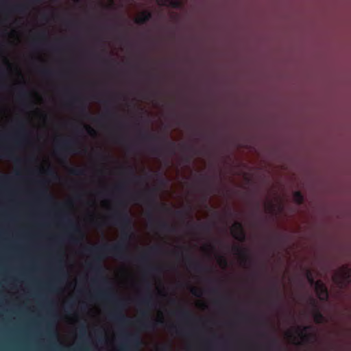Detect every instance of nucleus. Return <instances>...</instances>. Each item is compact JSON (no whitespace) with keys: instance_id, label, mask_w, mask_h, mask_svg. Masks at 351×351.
<instances>
[{"instance_id":"f03ea898","label":"nucleus","mask_w":351,"mask_h":351,"mask_svg":"<svg viewBox=\"0 0 351 351\" xmlns=\"http://www.w3.org/2000/svg\"><path fill=\"white\" fill-rule=\"evenodd\" d=\"M156 189H147L143 193H138L130 195L131 199L141 201L147 204L148 210L147 216L151 225H155L157 229L167 232H174L176 230L175 226L170 225L167 221L158 219L155 220L153 215V210L158 206L156 199Z\"/></svg>"},{"instance_id":"052dcab7","label":"nucleus","mask_w":351,"mask_h":351,"mask_svg":"<svg viewBox=\"0 0 351 351\" xmlns=\"http://www.w3.org/2000/svg\"><path fill=\"white\" fill-rule=\"evenodd\" d=\"M220 339H221V348H222V335H221Z\"/></svg>"},{"instance_id":"774afa93","label":"nucleus","mask_w":351,"mask_h":351,"mask_svg":"<svg viewBox=\"0 0 351 351\" xmlns=\"http://www.w3.org/2000/svg\"><path fill=\"white\" fill-rule=\"evenodd\" d=\"M16 176H21V173H16Z\"/></svg>"},{"instance_id":"a18cd8bd","label":"nucleus","mask_w":351,"mask_h":351,"mask_svg":"<svg viewBox=\"0 0 351 351\" xmlns=\"http://www.w3.org/2000/svg\"><path fill=\"white\" fill-rule=\"evenodd\" d=\"M97 156H98L100 159H101V160H105V159L106 158V157L104 154H102L101 153H99V154H97Z\"/></svg>"},{"instance_id":"0eeeda50","label":"nucleus","mask_w":351,"mask_h":351,"mask_svg":"<svg viewBox=\"0 0 351 351\" xmlns=\"http://www.w3.org/2000/svg\"><path fill=\"white\" fill-rule=\"evenodd\" d=\"M77 142L73 138H64L58 142L55 152L57 155L66 158L68 154L76 152Z\"/></svg>"},{"instance_id":"393cba45","label":"nucleus","mask_w":351,"mask_h":351,"mask_svg":"<svg viewBox=\"0 0 351 351\" xmlns=\"http://www.w3.org/2000/svg\"><path fill=\"white\" fill-rule=\"evenodd\" d=\"M293 197L294 202L299 205L302 204L304 202V196L302 193L299 191H295L293 193Z\"/></svg>"},{"instance_id":"69168bd1","label":"nucleus","mask_w":351,"mask_h":351,"mask_svg":"<svg viewBox=\"0 0 351 351\" xmlns=\"http://www.w3.org/2000/svg\"><path fill=\"white\" fill-rule=\"evenodd\" d=\"M3 178H4L5 180H9V179H10V178H8V177H3Z\"/></svg>"},{"instance_id":"f257e3e1","label":"nucleus","mask_w":351,"mask_h":351,"mask_svg":"<svg viewBox=\"0 0 351 351\" xmlns=\"http://www.w3.org/2000/svg\"><path fill=\"white\" fill-rule=\"evenodd\" d=\"M119 205L122 207V209L115 210L109 217V219L121 228L120 240L113 245L105 243L85 247L87 252L93 255V260L91 263H88V267L95 275L93 279L94 282L99 281L105 284L107 282L103 276L104 267L101 264L106 255L110 254L121 260H128L130 258L128 247L129 242L133 236L132 221L127 211L126 205L123 202H119Z\"/></svg>"},{"instance_id":"3c124183","label":"nucleus","mask_w":351,"mask_h":351,"mask_svg":"<svg viewBox=\"0 0 351 351\" xmlns=\"http://www.w3.org/2000/svg\"><path fill=\"white\" fill-rule=\"evenodd\" d=\"M42 18L45 21H47L48 19L47 15L45 14L43 15Z\"/></svg>"},{"instance_id":"72a5a7b5","label":"nucleus","mask_w":351,"mask_h":351,"mask_svg":"<svg viewBox=\"0 0 351 351\" xmlns=\"http://www.w3.org/2000/svg\"><path fill=\"white\" fill-rule=\"evenodd\" d=\"M115 141L118 143H124L125 138L121 135H115L114 136Z\"/></svg>"},{"instance_id":"f3484780","label":"nucleus","mask_w":351,"mask_h":351,"mask_svg":"<svg viewBox=\"0 0 351 351\" xmlns=\"http://www.w3.org/2000/svg\"><path fill=\"white\" fill-rule=\"evenodd\" d=\"M249 318L248 315L243 311L236 310L234 312L232 320L230 322L232 327H235L237 324L246 322Z\"/></svg>"},{"instance_id":"5701e85b","label":"nucleus","mask_w":351,"mask_h":351,"mask_svg":"<svg viewBox=\"0 0 351 351\" xmlns=\"http://www.w3.org/2000/svg\"><path fill=\"white\" fill-rule=\"evenodd\" d=\"M75 101H77L80 104V113L82 115L85 116L86 118L89 117L88 114L86 112V105L83 102V100L81 98H77L75 99Z\"/></svg>"},{"instance_id":"680f3d73","label":"nucleus","mask_w":351,"mask_h":351,"mask_svg":"<svg viewBox=\"0 0 351 351\" xmlns=\"http://www.w3.org/2000/svg\"><path fill=\"white\" fill-rule=\"evenodd\" d=\"M215 242L216 245H217L218 243H219V240L217 238Z\"/></svg>"},{"instance_id":"8fccbe9b","label":"nucleus","mask_w":351,"mask_h":351,"mask_svg":"<svg viewBox=\"0 0 351 351\" xmlns=\"http://www.w3.org/2000/svg\"><path fill=\"white\" fill-rule=\"evenodd\" d=\"M159 181H160V184H165V179L162 178H160Z\"/></svg>"},{"instance_id":"49530a36","label":"nucleus","mask_w":351,"mask_h":351,"mask_svg":"<svg viewBox=\"0 0 351 351\" xmlns=\"http://www.w3.org/2000/svg\"><path fill=\"white\" fill-rule=\"evenodd\" d=\"M176 213L179 217H182L184 215V213L182 210H178Z\"/></svg>"},{"instance_id":"a19ab883","label":"nucleus","mask_w":351,"mask_h":351,"mask_svg":"<svg viewBox=\"0 0 351 351\" xmlns=\"http://www.w3.org/2000/svg\"><path fill=\"white\" fill-rule=\"evenodd\" d=\"M159 151H160V149L156 147H152V152L154 154H157V155L159 154Z\"/></svg>"},{"instance_id":"09e8293b","label":"nucleus","mask_w":351,"mask_h":351,"mask_svg":"<svg viewBox=\"0 0 351 351\" xmlns=\"http://www.w3.org/2000/svg\"><path fill=\"white\" fill-rule=\"evenodd\" d=\"M176 328V327L175 326H173V325H171L169 327V330H171V331H174Z\"/></svg>"},{"instance_id":"b1692460","label":"nucleus","mask_w":351,"mask_h":351,"mask_svg":"<svg viewBox=\"0 0 351 351\" xmlns=\"http://www.w3.org/2000/svg\"><path fill=\"white\" fill-rule=\"evenodd\" d=\"M115 115H116V114L114 111L107 109L105 114L103 116H101V117H99L98 119H95L93 121L96 123H100L101 121L104 118L111 119V118H113L114 117H115Z\"/></svg>"},{"instance_id":"aec40b11","label":"nucleus","mask_w":351,"mask_h":351,"mask_svg":"<svg viewBox=\"0 0 351 351\" xmlns=\"http://www.w3.org/2000/svg\"><path fill=\"white\" fill-rule=\"evenodd\" d=\"M161 251V247L160 246H154L152 247L147 252L142 254L138 258V261L140 262H145L148 259V255L149 254H156Z\"/></svg>"},{"instance_id":"2eb2a0df","label":"nucleus","mask_w":351,"mask_h":351,"mask_svg":"<svg viewBox=\"0 0 351 351\" xmlns=\"http://www.w3.org/2000/svg\"><path fill=\"white\" fill-rule=\"evenodd\" d=\"M311 304L313 308V319L315 322L318 324L325 323L326 319L322 312L319 311L317 302L314 299L311 298Z\"/></svg>"},{"instance_id":"a211bd4d","label":"nucleus","mask_w":351,"mask_h":351,"mask_svg":"<svg viewBox=\"0 0 351 351\" xmlns=\"http://www.w3.org/2000/svg\"><path fill=\"white\" fill-rule=\"evenodd\" d=\"M173 314L176 315L179 318L188 321V322H193L196 320V318L193 315L191 311L188 308H184L180 310L176 311L173 312Z\"/></svg>"},{"instance_id":"864d4df0","label":"nucleus","mask_w":351,"mask_h":351,"mask_svg":"<svg viewBox=\"0 0 351 351\" xmlns=\"http://www.w3.org/2000/svg\"><path fill=\"white\" fill-rule=\"evenodd\" d=\"M38 43V41L37 40H34L33 42L34 47H36Z\"/></svg>"},{"instance_id":"0e129e2a","label":"nucleus","mask_w":351,"mask_h":351,"mask_svg":"<svg viewBox=\"0 0 351 351\" xmlns=\"http://www.w3.org/2000/svg\"><path fill=\"white\" fill-rule=\"evenodd\" d=\"M40 35L45 36V32H42L41 34H40Z\"/></svg>"},{"instance_id":"a878e982","label":"nucleus","mask_w":351,"mask_h":351,"mask_svg":"<svg viewBox=\"0 0 351 351\" xmlns=\"http://www.w3.org/2000/svg\"><path fill=\"white\" fill-rule=\"evenodd\" d=\"M38 194L40 197L44 198L47 202H52L53 200L52 197L48 193L47 189H40Z\"/></svg>"},{"instance_id":"f8f14e48","label":"nucleus","mask_w":351,"mask_h":351,"mask_svg":"<svg viewBox=\"0 0 351 351\" xmlns=\"http://www.w3.org/2000/svg\"><path fill=\"white\" fill-rule=\"evenodd\" d=\"M125 343L121 346V350H128L129 347L132 349L131 351H140L139 348L141 344V341L139 335L136 334L126 335L124 337Z\"/></svg>"},{"instance_id":"13d9d810","label":"nucleus","mask_w":351,"mask_h":351,"mask_svg":"<svg viewBox=\"0 0 351 351\" xmlns=\"http://www.w3.org/2000/svg\"><path fill=\"white\" fill-rule=\"evenodd\" d=\"M271 344H275V345H276V339H272V341H271Z\"/></svg>"},{"instance_id":"dca6fc26","label":"nucleus","mask_w":351,"mask_h":351,"mask_svg":"<svg viewBox=\"0 0 351 351\" xmlns=\"http://www.w3.org/2000/svg\"><path fill=\"white\" fill-rule=\"evenodd\" d=\"M313 327L311 326H305L302 328H298L297 330V332L298 336L301 338L303 342L308 343L311 341V339L314 337L313 334L308 333V330H312Z\"/></svg>"},{"instance_id":"c03bdc74","label":"nucleus","mask_w":351,"mask_h":351,"mask_svg":"<svg viewBox=\"0 0 351 351\" xmlns=\"http://www.w3.org/2000/svg\"><path fill=\"white\" fill-rule=\"evenodd\" d=\"M5 73H6L5 69H4L3 68H0V76L3 77L5 75Z\"/></svg>"},{"instance_id":"4468645a","label":"nucleus","mask_w":351,"mask_h":351,"mask_svg":"<svg viewBox=\"0 0 351 351\" xmlns=\"http://www.w3.org/2000/svg\"><path fill=\"white\" fill-rule=\"evenodd\" d=\"M318 298L323 302H326L329 298L328 289L325 284L321 280H317L314 286Z\"/></svg>"},{"instance_id":"7c9ffc66","label":"nucleus","mask_w":351,"mask_h":351,"mask_svg":"<svg viewBox=\"0 0 351 351\" xmlns=\"http://www.w3.org/2000/svg\"><path fill=\"white\" fill-rule=\"evenodd\" d=\"M40 73L45 77H50L53 74V71L49 69H43L40 70Z\"/></svg>"},{"instance_id":"4be33fe9","label":"nucleus","mask_w":351,"mask_h":351,"mask_svg":"<svg viewBox=\"0 0 351 351\" xmlns=\"http://www.w3.org/2000/svg\"><path fill=\"white\" fill-rule=\"evenodd\" d=\"M140 304L150 308L153 306V298L151 294L146 295L140 300Z\"/></svg>"},{"instance_id":"9d476101","label":"nucleus","mask_w":351,"mask_h":351,"mask_svg":"<svg viewBox=\"0 0 351 351\" xmlns=\"http://www.w3.org/2000/svg\"><path fill=\"white\" fill-rule=\"evenodd\" d=\"M136 324L141 329L148 330L154 328L156 325H162L164 324L162 319H159L153 322L149 320V314L147 311L141 312V318L136 321Z\"/></svg>"},{"instance_id":"1a4fd4ad","label":"nucleus","mask_w":351,"mask_h":351,"mask_svg":"<svg viewBox=\"0 0 351 351\" xmlns=\"http://www.w3.org/2000/svg\"><path fill=\"white\" fill-rule=\"evenodd\" d=\"M231 252L239 258L242 265L246 266L252 263V258L250 256L249 250L247 247L239 245H234L231 247Z\"/></svg>"},{"instance_id":"79ce46f5","label":"nucleus","mask_w":351,"mask_h":351,"mask_svg":"<svg viewBox=\"0 0 351 351\" xmlns=\"http://www.w3.org/2000/svg\"><path fill=\"white\" fill-rule=\"evenodd\" d=\"M267 210L269 211V212H273L274 210V206L273 204H269L268 206H267Z\"/></svg>"},{"instance_id":"412c9836","label":"nucleus","mask_w":351,"mask_h":351,"mask_svg":"<svg viewBox=\"0 0 351 351\" xmlns=\"http://www.w3.org/2000/svg\"><path fill=\"white\" fill-rule=\"evenodd\" d=\"M121 172L125 175L132 176L135 180H139L140 178L136 176L134 173V169L132 166L129 165L126 167H121Z\"/></svg>"},{"instance_id":"e433bc0d","label":"nucleus","mask_w":351,"mask_h":351,"mask_svg":"<svg viewBox=\"0 0 351 351\" xmlns=\"http://www.w3.org/2000/svg\"><path fill=\"white\" fill-rule=\"evenodd\" d=\"M195 179L198 182H202L204 179V175L202 173L195 174Z\"/></svg>"},{"instance_id":"4d7b16f0","label":"nucleus","mask_w":351,"mask_h":351,"mask_svg":"<svg viewBox=\"0 0 351 351\" xmlns=\"http://www.w3.org/2000/svg\"><path fill=\"white\" fill-rule=\"evenodd\" d=\"M21 141L20 139H18L17 141H16V143L17 145H20V144H21Z\"/></svg>"},{"instance_id":"cd10ccee","label":"nucleus","mask_w":351,"mask_h":351,"mask_svg":"<svg viewBox=\"0 0 351 351\" xmlns=\"http://www.w3.org/2000/svg\"><path fill=\"white\" fill-rule=\"evenodd\" d=\"M271 292L276 295V300L274 301L275 302H278L282 298V295L279 291L278 287H277L276 284H274L271 289Z\"/></svg>"},{"instance_id":"f704fd0d","label":"nucleus","mask_w":351,"mask_h":351,"mask_svg":"<svg viewBox=\"0 0 351 351\" xmlns=\"http://www.w3.org/2000/svg\"><path fill=\"white\" fill-rule=\"evenodd\" d=\"M84 128L86 129L88 134L90 135H94L96 134L95 130L88 125H84Z\"/></svg>"},{"instance_id":"39448f33","label":"nucleus","mask_w":351,"mask_h":351,"mask_svg":"<svg viewBox=\"0 0 351 351\" xmlns=\"http://www.w3.org/2000/svg\"><path fill=\"white\" fill-rule=\"evenodd\" d=\"M222 144V136H221V145ZM223 157L221 154V315L222 314V303L223 299V270L226 264L225 257L223 256Z\"/></svg>"},{"instance_id":"6e6d98bb","label":"nucleus","mask_w":351,"mask_h":351,"mask_svg":"<svg viewBox=\"0 0 351 351\" xmlns=\"http://www.w3.org/2000/svg\"><path fill=\"white\" fill-rule=\"evenodd\" d=\"M47 173L48 174H53V171L51 169H48V170L47 171Z\"/></svg>"},{"instance_id":"c756f323","label":"nucleus","mask_w":351,"mask_h":351,"mask_svg":"<svg viewBox=\"0 0 351 351\" xmlns=\"http://www.w3.org/2000/svg\"><path fill=\"white\" fill-rule=\"evenodd\" d=\"M70 173L74 176H82L85 173V171L79 167H72L70 169Z\"/></svg>"},{"instance_id":"9b49d317","label":"nucleus","mask_w":351,"mask_h":351,"mask_svg":"<svg viewBox=\"0 0 351 351\" xmlns=\"http://www.w3.org/2000/svg\"><path fill=\"white\" fill-rule=\"evenodd\" d=\"M230 232L232 237L237 241L243 243L246 241V233L241 221H235L230 227Z\"/></svg>"},{"instance_id":"338daca9","label":"nucleus","mask_w":351,"mask_h":351,"mask_svg":"<svg viewBox=\"0 0 351 351\" xmlns=\"http://www.w3.org/2000/svg\"><path fill=\"white\" fill-rule=\"evenodd\" d=\"M163 350H164V351H167V348L165 347V348H163Z\"/></svg>"},{"instance_id":"603ef678","label":"nucleus","mask_w":351,"mask_h":351,"mask_svg":"<svg viewBox=\"0 0 351 351\" xmlns=\"http://www.w3.org/2000/svg\"><path fill=\"white\" fill-rule=\"evenodd\" d=\"M171 303L173 304H176L177 303V300L176 299L171 300Z\"/></svg>"},{"instance_id":"2f4dec72","label":"nucleus","mask_w":351,"mask_h":351,"mask_svg":"<svg viewBox=\"0 0 351 351\" xmlns=\"http://www.w3.org/2000/svg\"><path fill=\"white\" fill-rule=\"evenodd\" d=\"M79 334L81 337H84L86 335V326L82 324L79 328Z\"/></svg>"},{"instance_id":"c85d7f7f","label":"nucleus","mask_w":351,"mask_h":351,"mask_svg":"<svg viewBox=\"0 0 351 351\" xmlns=\"http://www.w3.org/2000/svg\"><path fill=\"white\" fill-rule=\"evenodd\" d=\"M306 277L308 282L311 284V285L315 286L316 285L317 280H315L313 273L310 269H307L306 271Z\"/></svg>"},{"instance_id":"423d86ee","label":"nucleus","mask_w":351,"mask_h":351,"mask_svg":"<svg viewBox=\"0 0 351 351\" xmlns=\"http://www.w3.org/2000/svg\"><path fill=\"white\" fill-rule=\"evenodd\" d=\"M173 254L177 258L182 257L189 268L197 272L202 271V265L200 261L195 258L184 247H177V250L173 252Z\"/></svg>"},{"instance_id":"bf43d9fd","label":"nucleus","mask_w":351,"mask_h":351,"mask_svg":"<svg viewBox=\"0 0 351 351\" xmlns=\"http://www.w3.org/2000/svg\"><path fill=\"white\" fill-rule=\"evenodd\" d=\"M58 273H59L60 274H63V272H62V269H60H60L58 270Z\"/></svg>"},{"instance_id":"6ab92c4d","label":"nucleus","mask_w":351,"mask_h":351,"mask_svg":"<svg viewBox=\"0 0 351 351\" xmlns=\"http://www.w3.org/2000/svg\"><path fill=\"white\" fill-rule=\"evenodd\" d=\"M152 18V13L150 11L145 10L135 19V23L138 25H143L150 21Z\"/></svg>"},{"instance_id":"de8ad7c7","label":"nucleus","mask_w":351,"mask_h":351,"mask_svg":"<svg viewBox=\"0 0 351 351\" xmlns=\"http://www.w3.org/2000/svg\"><path fill=\"white\" fill-rule=\"evenodd\" d=\"M117 189L119 191H123L125 189V187L123 184H120L117 186Z\"/></svg>"},{"instance_id":"37998d69","label":"nucleus","mask_w":351,"mask_h":351,"mask_svg":"<svg viewBox=\"0 0 351 351\" xmlns=\"http://www.w3.org/2000/svg\"><path fill=\"white\" fill-rule=\"evenodd\" d=\"M230 302L233 305H238L240 303V300L236 299H231Z\"/></svg>"},{"instance_id":"7ed1b4c3","label":"nucleus","mask_w":351,"mask_h":351,"mask_svg":"<svg viewBox=\"0 0 351 351\" xmlns=\"http://www.w3.org/2000/svg\"><path fill=\"white\" fill-rule=\"evenodd\" d=\"M97 297L107 300L114 304V310L110 313V319L121 325L125 326L130 324V320L124 314L123 311L126 306L125 300L118 298L114 293L100 291L97 293Z\"/></svg>"},{"instance_id":"c9c22d12","label":"nucleus","mask_w":351,"mask_h":351,"mask_svg":"<svg viewBox=\"0 0 351 351\" xmlns=\"http://www.w3.org/2000/svg\"><path fill=\"white\" fill-rule=\"evenodd\" d=\"M191 293L195 296H199L200 295L199 290L196 287H192L191 289Z\"/></svg>"},{"instance_id":"58836bf2","label":"nucleus","mask_w":351,"mask_h":351,"mask_svg":"<svg viewBox=\"0 0 351 351\" xmlns=\"http://www.w3.org/2000/svg\"><path fill=\"white\" fill-rule=\"evenodd\" d=\"M19 96L22 98H26L27 97V93L22 89L19 92Z\"/></svg>"},{"instance_id":"bb28decb","label":"nucleus","mask_w":351,"mask_h":351,"mask_svg":"<svg viewBox=\"0 0 351 351\" xmlns=\"http://www.w3.org/2000/svg\"><path fill=\"white\" fill-rule=\"evenodd\" d=\"M19 130L18 134L21 137H25L26 135L25 124L23 121H18Z\"/></svg>"},{"instance_id":"5fc2aeb1","label":"nucleus","mask_w":351,"mask_h":351,"mask_svg":"<svg viewBox=\"0 0 351 351\" xmlns=\"http://www.w3.org/2000/svg\"><path fill=\"white\" fill-rule=\"evenodd\" d=\"M5 152H6V156L8 157H11V155L10 154V152L8 149L5 150Z\"/></svg>"},{"instance_id":"ddd939ff","label":"nucleus","mask_w":351,"mask_h":351,"mask_svg":"<svg viewBox=\"0 0 351 351\" xmlns=\"http://www.w3.org/2000/svg\"><path fill=\"white\" fill-rule=\"evenodd\" d=\"M62 221L65 223L68 228L75 234L80 237V239H75L73 237H71V240L72 242L77 243L81 240H82L84 237V234H83L82 230L79 226H76L73 223V222L71 220V219L68 216H63L62 217Z\"/></svg>"},{"instance_id":"4c0bfd02","label":"nucleus","mask_w":351,"mask_h":351,"mask_svg":"<svg viewBox=\"0 0 351 351\" xmlns=\"http://www.w3.org/2000/svg\"><path fill=\"white\" fill-rule=\"evenodd\" d=\"M25 10V5H18L14 8V11L17 12H23Z\"/></svg>"},{"instance_id":"20e7f679","label":"nucleus","mask_w":351,"mask_h":351,"mask_svg":"<svg viewBox=\"0 0 351 351\" xmlns=\"http://www.w3.org/2000/svg\"><path fill=\"white\" fill-rule=\"evenodd\" d=\"M140 136L144 141H161L164 142L165 143L164 149L171 155L175 154L176 149L178 146L183 153L190 154V156L186 155L183 158L186 163L190 162L192 156L195 154V147L191 144L180 143L177 145L174 141L167 140L166 136L159 137L148 132L141 133Z\"/></svg>"},{"instance_id":"e2e57ef3","label":"nucleus","mask_w":351,"mask_h":351,"mask_svg":"<svg viewBox=\"0 0 351 351\" xmlns=\"http://www.w3.org/2000/svg\"><path fill=\"white\" fill-rule=\"evenodd\" d=\"M104 62H105L106 63H108L110 61H109L108 60H104Z\"/></svg>"},{"instance_id":"473e14b6","label":"nucleus","mask_w":351,"mask_h":351,"mask_svg":"<svg viewBox=\"0 0 351 351\" xmlns=\"http://www.w3.org/2000/svg\"><path fill=\"white\" fill-rule=\"evenodd\" d=\"M147 270L149 273H155V272L160 271L161 269H160V267H159L150 266L147 268Z\"/></svg>"},{"instance_id":"6e6552de","label":"nucleus","mask_w":351,"mask_h":351,"mask_svg":"<svg viewBox=\"0 0 351 351\" xmlns=\"http://www.w3.org/2000/svg\"><path fill=\"white\" fill-rule=\"evenodd\" d=\"M333 280L341 287L349 285L351 282V268L347 265L341 267L335 275Z\"/></svg>"},{"instance_id":"ea45409f","label":"nucleus","mask_w":351,"mask_h":351,"mask_svg":"<svg viewBox=\"0 0 351 351\" xmlns=\"http://www.w3.org/2000/svg\"><path fill=\"white\" fill-rule=\"evenodd\" d=\"M216 264L219 265V252L217 250L215 252Z\"/></svg>"}]
</instances>
